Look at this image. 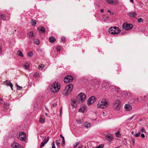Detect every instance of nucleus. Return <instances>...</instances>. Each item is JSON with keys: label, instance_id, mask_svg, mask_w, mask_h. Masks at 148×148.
<instances>
[{"label": "nucleus", "instance_id": "obj_1", "mask_svg": "<svg viewBox=\"0 0 148 148\" xmlns=\"http://www.w3.org/2000/svg\"><path fill=\"white\" fill-rule=\"evenodd\" d=\"M109 105V103L104 99H100L98 102L97 107L99 109H104L108 107Z\"/></svg>", "mask_w": 148, "mask_h": 148}, {"label": "nucleus", "instance_id": "obj_2", "mask_svg": "<svg viewBox=\"0 0 148 148\" xmlns=\"http://www.w3.org/2000/svg\"><path fill=\"white\" fill-rule=\"evenodd\" d=\"M60 88V84L58 82H55L52 84L50 90L52 92L55 93L58 92L59 91Z\"/></svg>", "mask_w": 148, "mask_h": 148}, {"label": "nucleus", "instance_id": "obj_3", "mask_svg": "<svg viewBox=\"0 0 148 148\" xmlns=\"http://www.w3.org/2000/svg\"><path fill=\"white\" fill-rule=\"evenodd\" d=\"M108 31L109 32L112 34H117L121 32L119 28L116 27H112L109 28Z\"/></svg>", "mask_w": 148, "mask_h": 148}, {"label": "nucleus", "instance_id": "obj_4", "mask_svg": "<svg viewBox=\"0 0 148 148\" xmlns=\"http://www.w3.org/2000/svg\"><path fill=\"white\" fill-rule=\"evenodd\" d=\"M73 88V85L72 84L67 86L63 92V95L66 96L68 95L70 93V92L72 90Z\"/></svg>", "mask_w": 148, "mask_h": 148}, {"label": "nucleus", "instance_id": "obj_5", "mask_svg": "<svg viewBox=\"0 0 148 148\" xmlns=\"http://www.w3.org/2000/svg\"><path fill=\"white\" fill-rule=\"evenodd\" d=\"M106 85H107L111 89H115V92H116L118 94H121V92L120 89L119 88L117 87H116L112 85L111 84V83L107 82L106 83Z\"/></svg>", "mask_w": 148, "mask_h": 148}, {"label": "nucleus", "instance_id": "obj_6", "mask_svg": "<svg viewBox=\"0 0 148 148\" xmlns=\"http://www.w3.org/2000/svg\"><path fill=\"white\" fill-rule=\"evenodd\" d=\"M120 101L119 100L115 101L113 105V108L115 110H119L120 108Z\"/></svg>", "mask_w": 148, "mask_h": 148}, {"label": "nucleus", "instance_id": "obj_7", "mask_svg": "<svg viewBox=\"0 0 148 148\" xmlns=\"http://www.w3.org/2000/svg\"><path fill=\"white\" fill-rule=\"evenodd\" d=\"M77 98L78 99L79 102L81 103L84 101L86 98V95L84 94L80 93Z\"/></svg>", "mask_w": 148, "mask_h": 148}, {"label": "nucleus", "instance_id": "obj_8", "mask_svg": "<svg viewBox=\"0 0 148 148\" xmlns=\"http://www.w3.org/2000/svg\"><path fill=\"white\" fill-rule=\"evenodd\" d=\"M122 27L123 29L126 30H128L132 28L133 25H132L131 24L124 23Z\"/></svg>", "mask_w": 148, "mask_h": 148}, {"label": "nucleus", "instance_id": "obj_9", "mask_svg": "<svg viewBox=\"0 0 148 148\" xmlns=\"http://www.w3.org/2000/svg\"><path fill=\"white\" fill-rule=\"evenodd\" d=\"M26 138V134L24 132L19 133L18 138L21 141H25Z\"/></svg>", "mask_w": 148, "mask_h": 148}, {"label": "nucleus", "instance_id": "obj_10", "mask_svg": "<svg viewBox=\"0 0 148 148\" xmlns=\"http://www.w3.org/2000/svg\"><path fill=\"white\" fill-rule=\"evenodd\" d=\"M73 79V77L71 75H68L66 76L64 79V82L67 83L72 82Z\"/></svg>", "mask_w": 148, "mask_h": 148}, {"label": "nucleus", "instance_id": "obj_11", "mask_svg": "<svg viewBox=\"0 0 148 148\" xmlns=\"http://www.w3.org/2000/svg\"><path fill=\"white\" fill-rule=\"evenodd\" d=\"M79 103H80L79 102L78 99L76 98L71 100V104L73 106L76 107L77 106V104Z\"/></svg>", "mask_w": 148, "mask_h": 148}, {"label": "nucleus", "instance_id": "obj_12", "mask_svg": "<svg viewBox=\"0 0 148 148\" xmlns=\"http://www.w3.org/2000/svg\"><path fill=\"white\" fill-rule=\"evenodd\" d=\"M96 98L94 96H92L89 99L87 103L88 105H90L93 103L96 100Z\"/></svg>", "mask_w": 148, "mask_h": 148}, {"label": "nucleus", "instance_id": "obj_13", "mask_svg": "<svg viewBox=\"0 0 148 148\" xmlns=\"http://www.w3.org/2000/svg\"><path fill=\"white\" fill-rule=\"evenodd\" d=\"M106 138L109 142L111 141L113 139L112 135L109 133L107 134L106 136Z\"/></svg>", "mask_w": 148, "mask_h": 148}, {"label": "nucleus", "instance_id": "obj_14", "mask_svg": "<svg viewBox=\"0 0 148 148\" xmlns=\"http://www.w3.org/2000/svg\"><path fill=\"white\" fill-rule=\"evenodd\" d=\"M125 108L127 111H129L132 108L131 106L129 104H126L125 105Z\"/></svg>", "mask_w": 148, "mask_h": 148}, {"label": "nucleus", "instance_id": "obj_15", "mask_svg": "<svg viewBox=\"0 0 148 148\" xmlns=\"http://www.w3.org/2000/svg\"><path fill=\"white\" fill-rule=\"evenodd\" d=\"M4 83H6V85L7 86H10V87L12 90H13V85L10 82V81L6 80L5 82H4Z\"/></svg>", "mask_w": 148, "mask_h": 148}, {"label": "nucleus", "instance_id": "obj_16", "mask_svg": "<svg viewBox=\"0 0 148 148\" xmlns=\"http://www.w3.org/2000/svg\"><path fill=\"white\" fill-rule=\"evenodd\" d=\"M128 15L130 17H135L137 16V14L134 12H129Z\"/></svg>", "mask_w": 148, "mask_h": 148}, {"label": "nucleus", "instance_id": "obj_17", "mask_svg": "<svg viewBox=\"0 0 148 148\" xmlns=\"http://www.w3.org/2000/svg\"><path fill=\"white\" fill-rule=\"evenodd\" d=\"M21 145L18 143H14L12 145V147L13 148H17L20 147Z\"/></svg>", "mask_w": 148, "mask_h": 148}, {"label": "nucleus", "instance_id": "obj_18", "mask_svg": "<svg viewBox=\"0 0 148 148\" xmlns=\"http://www.w3.org/2000/svg\"><path fill=\"white\" fill-rule=\"evenodd\" d=\"M28 36L30 38H33L35 35L32 32H29L28 33Z\"/></svg>", "mask_w": 148, "mask_h": 148}, {"label": "nucleus", "instance_id": "obj_19", "mask_svg": "<svg viewBox=\"0 0 148 148\" xmlns=\"http://www.w3.org/2000/svg\"><path fill=\"white\" fill-rule=\"evenodd\" d=\"M55 38L53 36H51L49 38V41L51 43H53L56 41Z\"/></svg>", "mask_w": 148, "mask_h": 148}, {"label": "nucleus", "instance_id": "obj_20", "mask_svg": "<svg viewBox=\"0 0 148 148\" xmlns=\"http://www.w3.org/2000/svg\"><path fill=\"white\" fill-rule=\"evenodd\" d=\"M38 29L39 31L42 32L43 33H45V29L43 27H40L38 28Z\"/></svg>", "mask_w": 148, "mask_h": 148}, {"label": "nucleus", "instance_id": "obj_21", "mask_svg": "<svg viewBox=\"0 0 148 148\" xmlns=\"http://www.w3.org/2000/svg\"><path fill=\"white\" fill-rule=\"evenodd\" d=\"M23 67L25 69H29V64L27 63H25L23 65Z\"/></svg>", "mask_w": 148, "mask_h": 148}, {"label": "nucleus", "instance_id": "obj_22", "mask_svg": "<svg viewBox=\"0 0 148 148\" xmlns=\"http://www.w3.org/2000/svg\"><path fill=\"white\" fill-rule=\"evenodd\" d=\"M106 1L107 3L111 5H114L115 4L113 0H106Z\"/></svg>", "mask_w": 148, "mask_h": 148}, {"label": "nucleus", "instance_id": "obj_23", "mask_svg": "<svg viewBox=\"0 0 148 148\" xmlns=\"http://www.w3.org/2000/svg\"><path fill=\"white\" fill-rule=\"evenodd\" d=\"M0 18L3 20H5L6 19V16L2 14H0Z\"/></svg>", "mask_w": 148, "mask_h": 148}, {"label": "nucleus", "instance_id": "obj_24", "mask_svg": "<svg viewBox=\"0 0 148 148\" xmlns=\"http://www.w3.org/2000/svg\"><path fill=\"white\" fill-rule=\"evenodd\" d=\"M93 82L96 85H98L99 83V79H95L93 80Z\"/></svg>", "mask_w": 148, "mask_h": 148}, {"label": "nucleus", "instance_id": "obj_25", "mask_svg": "<svg viewBox=\"0 0 148 148\" xmlns=\"http://www.w3.org/2000/svg\"><path fill=\"white\" fill-rule=\"evenodd\" d=\"M4 107L6 109L9 108V104L8 103H4Z\"/></svg>", "mask_w": 148, "mask_h": 148}, {"label": "nucleus", "instance_id": "obj_26", "mask_svg": "<svg viewBox=\"0 0 148 148\" xmlns=\"http://www.w3.org/2000/svg\"><path fill=\"white\" fill-rule=\"evenodd\" d=\"M84 126L86 127H90L91 124L90 123L86 122L84 124Z\"/></svg>", "mask_w": 148, "mask_h": 148}, {"label": "nucleus", "instance_id": "obj_27", "mask_svg": "<svg viewBox=\"0 0 148 148\" xmlns=\"http://www.w3.org/2000/svg\"><path fill=\"white\" fill-rule=\"evenodd\" d=\"M34 42L37 45H39L40 44V41L38 39H35L34 40Z\"/></svg>", "mask_w": 148, "mask_h": 148}, {"label": "nucleus", "instance_id": "obj_28", "mask_svg": "<svg viewBox=\"0 0 148 148\" xmlns=\"http://www.w3.org/2000/svg\"><path fill=\"white\" fill-rule=\"evenodd\" d=\"M36 20H32L31 21V23L32 25L33 26H35V25H36Z\"/></svg>", "mask_w": 148, "mask_h": 148}, {"label": "nucleus", "instance_id": "obj_29", "mask_svg": "<svg viewBox=\"0 0 148 148\" xmlns=\"http://www.w3.org/2000/svg\"><path fill=\"white\" fill-rule=\"evenodd\" d=\"M140 134V131H139L137 133L134 134L133 136L136 137H138Z\"/></svg>", "mask_w": 148, "mask_h": 148}, {"label": "nucleus", "instance_id": "obj_30", "mask_svg": "<svg viewBox=\"0 0 148 148\" xmlns=\"http://www.w3.org/2000/svg\"><path fill=\"white\" fill-rule=\"evenodd\" d=\"M17 54L20 56L21 57H23V55L22 52L20 51H18L17 52Z\"/></svg>", "mask_w": 148, "mask_h": 148}, {"label": "nucleus", "instance_id": "obj_31", "mask_svg": "<svg viewBox=\"0 0 148 148\" xmlns=\"http://www.w3.org/2000/svg\"><path fill=\"white\" fill-rule=\"evenodd\" d=\"M85 111V109L83 107L80 108L79 110V112H84Z\"/></svg>", "mask_w": 148, "mask_h": 148}, {"label": "nucleus", "instance_id": "obj_32", "mask_svg": "<svg viewBox=\"0 0 148 148\" xmlns=\"http://www.w3.org/2000/svg\"><path fill=\"white\" fill-rule=\"evenodd\" d=\"M49 140V137L48 136L47 138H45L44 139L43 142H44L45 143H46Z\"/></svg>", "mask_w": 148, "mask_h": 148}, {"label": "nucleus", "instance_id": "obj_33", "mask_svg": "<svg viewBox=\"0 0 148 148\" xmlns=\"http://www.w3.org/2000/svg\"><path fill=\"white\" fill-rule=\"evenodd\" d=\"M15 86L17 87V89L18 90H22V87L21 86H19L17 84H16Z\"/></svg>", "mask_w": 148, "mask_h": 148}, {"label": "nucleus", "instance_id": "obj_34", "mask_svg": "<svg viewBox=\"0 0 148 148\" xmlns=\"http://www.w3.org/2000/svg\"><path fill=\"white\" fill-rule=\"evenodd\" d=\"M39 122L42 123H43L45 122V120L43 118H40L39 120Z\"/></svg>", "mask_w": 148, "mask_h": 148}, {"label": "nucleus", "instance_id": "obj_35", "mask_svg": "<svg viewBox=\"0 0 148 148\" xmlns=\"http://www.w3.org/2000/svg\"><path fill=\"white\" fill-rule=\"evenodd\" d=\"M80 143V142L78 141L73 146L74 148H76L77 146Z\"/></svg>", "mask_w": 148, "mask_h": 148}, {"label": "nucleus", "instance_id": "obj_36", "mask_svg": "<svg viewBox=\"0 0 148 148\" xmlns=\"http://www.w3.org/2000/svg\"><path fill=\"white\" fill-rule=\"evenodd\" d=\"M140 131V132H141L143 133H146V131H145V129L143 127L141 128V129Z\"/></svg>", "mask_w": 148, "mask_h": 148}, {"label": "nucleus", "instance_id": "obj_37", "mask_svg": "<svg viewBox=\"0 0 148 148\" xmlns=\"http://www.w3.org/2000/svg\"><path fill=\"white\" fill-rule=\"evenodd\" d=\"M104 146V145L103 144H101L100 145L96 147L97 148H102Z\"/></svg>", "mask_w": 148, "mask_h": 148}, {"label": "nucleus", "instance_id": "obj_38", "mask_svg": "<svg viewBox=\"0 0 148 148\" xmlns=\"http://www.w3.org/2000/svg\"><path fill=\"white\" fill-rule=\"evenodd\" d=\"M33 55V53L32 52H30L28 53L27 56H29L30 57H32Z\"/></svg>", "mask_w": 148, "mask_h": 148}, {"label": "nucleus", "instance_id": "obj_39", "mask_svg": "<svg viewBox=\"0 0 148 148\" xmlns=\"http://www.w3.org/2000/svg\"><path fill=\"white\" fill-rule=\"evenodd\" d=\"M66 40L65 38L64 37H62L61 38V41L62 42H64Z\"/></svg>", "mask_w": 148, "mask_h": 148}, {"label": "nucleus", "instance_id": "obj_40", "mask_svg": "<svg viewBox=\"0 0 148 148\" xmlns=\"http://www.w3.org/2000/svg\"><path fill=\"white\" fill-rule=\"evenodd\" d=\"M45 144H46V143H45L44 142H42L41 144L40 147H43Z\"/></svg>", "mask_w": 148, "mask_h": 148}, {"label": "nucleus", "instance_id": "obj_41", "mask_svg": "<svg viewBox=\"0 0 148 148\" xmlns=\"http://www.w3.org/2000/svg\"><path fill=\"white\" fill-rule=\"evenodd\" d=\"M76 121L78 124H80L82 123V121L80 120H77Z\"/></svg>", "mask_w": 148, "mask_h": 148}, {"label": "nucleus", "instance_id": "obj_42", "mask_svg": "<svg viewBox=\"0 0 148 148\" xmlns=\"http://www.w3.org/2000/svg\"><path fill=\"white\" fill-rule=\"evenodd\" d=\"M44 65L43 64H42L40 65L39 66V69L41 68V70L43 68H44Z\"/></svg>", "mask_w": 148, "mask_h": 148}, {"label": "nucleus", "instance_id": "obj_43", "mask_svg": "<svg viewBox=\"0 0 148 148\" xmlns=\"http://www.w3.org/2000/svg\"><path fill=\"white\" fill-rule=\"evenodd\" d=\"M143 21V19L142 18H140L138 19V23H140L142 22Z\"/></svg>", "mask_w": 148, "mask_h": 148}, {"label": "nucleus", "instance_id": "obj_44", "mask_svg": "<svg viewBox=\"0 0 148 148\" xmlns=\"http://www.w3.org/2000/svg\"><path fill=\"white\" fill-rule=\"evenodd\" d=\"M38 75H39V74L38 73L36 72L34 73V77H37L38 76Z\"/></svg>", "mask_w": 148, "mask_h": 148}, {"label": "nucleus", "instance_id": "obj_45", "mask_svg": "<svg viewBox=\"0 0 148 148\" xmlns=\"http://www.w3.org/2000/svg\"><path fill=\"white\" fill-rule=\"evenodd\" d=\"M134 115L132 117H131L130 118H129L128 119V121H130V120H132V119H133V118H134Z\"/></svg>", "mask_w": 148, "mask_h": 148}, {"label": "nucleus", "instance_id": "obj_46", "mask_svg": "<svg viewBox=\"0 0 148 148\" xmlns=\"http://www.w3.org/2000/svg\"><path fill=\"white\" fill-rule=\"evenodd\" d=\"M52 148H56L54 141L52 143Z\"/></svg>", "mask_w": 148, "mask_h": 148}, {"label": "nucleus", "instance_id": "obj_47", "mask_svg": "<svg viewBox=\"0 0 148 148\" xmlns=\"http://www.w3.org/2000/svg\"><path fill=\"white\" fill-rule=\"evenodd\" d=\"M42 96H40L39 97H38L37 98V99L38 100H41L42 98Z\"/></svg>", "mask_w": 148, "mask_h": 148}, {"label": "nucleus", "instance_id": "obj_48", "mask_svg": "<svg viewBox=\"0 0 148 148\" xmlns=\"http://www.w3.org/2000/svg\"><path fill=\"white\" fill-rule=\"evenodd\" d=\"M56 142L57 147H59L60 146V143L58 142V140H56Z\"/></svg>", "mask_w": 148, "mask_h": 148}, {"label": "nucleus", "instance_id": "obj_49", "mask_svg": "<svg viewBox=\"0 0 148 148\" xmlns=\"http://www.w3.org/2000/svg\"><path fill=\"white\" fill-rule=\"evenodd\" d=\"M108 12L110 13V14L111 15H113L114 14L111 11H110V10H108Z\"/></svg>", "mask_w": 148, "mask_h": 148}, {"label": "nucleus", "instance_id": "obj_50", "mask_svg": "<svg viewBox=\"0 0 148 148\" xmlns=\"http://www.w3.org/2000/svg\"><path fill=\"white\" fill-rule=\"evenodd\" d=\"M116 136L117 137H119L118 135H119L120 134V132L119 131H118L116 133Z\"/></svg>", "mask_w": 148, "mask_h": 148}, {"label": "nucleus", "instance_id": "obj_51", "mask_svg": "<svg viewBox=\"0 0 148 148\" xmlns=\"http://www.w3.org/2000/svg\"><path fill=\"white\" fill-rule=\"evenodd\" d=\"M141 137L142 138H145V135L143 134H141Z\"/></svg>", "mask_w": 148, "mask_h": 148}, {"label": "nucleus", "instance_id": "obj_52", "mask_svg": "<svg viewBox=\"0 0 148 148\" xmlns=\"http://www.w3.org/2000/svg\"><path fill=\"white\" fill-rule=\"evenodd\" d=\"M57 49L58 52H59L60 51V49L58 47H57Z\"/></svg>", "mask_w": 148, "mask_h": 148}, {"label": "nucleus", "instance_id": "obj_53", "mask_svg": "<svg viewBox=\"0 0 148 148\" xmlns=\"http://www.w3.org/2000/svg\"><path fill=\"white\" fill-rule=\"evenodd\" d=\"M105 18L104 19V21H105L106 20H107V19H108L109 18V17L108 16H106L105 17Z\"/></svg>", "mask_w": 148, "mask_h": 148}, {"label": "nucleus", "instance_id": "obj_54", "mask_svg": "<svg viewBox=\"0 0 148 148\" xmlns=\"http://www.w3.org/2000/svg\"><path fill=\"white\" fill-rule=\"evenodd\" d=\"M2 47L0 46V54L1 53H2Z\"/></svg>", "mask_w": 148, "mask_h": 148}, {"label": "nucleus", "instance_id": "obj_55", "mask_svg": "<svg viewBox=\"0 0 148 148\" xmlns=\"http://www.w3.org/2000/svg\"><path fill=\"white\" fill-rule=\"evenodd\" d=\"M60 136L61 138H62V139H64V137L62 136V135L61 134H60Z\"/></svg>", "mask_w": 148, "mask_h": 148}, {"label": "nucleus", "instance_id": "obj_56", "mask_svg": "<svg viewBox=\"0 0 148 148\" xmlns=\"http://www.w3.org/2000/svg\"><path fill=\"white\" fill-rule=\"evenodd\" d=\"M62 142L64 144L65 143V140H64V139H62Z\"/></svg>", "mask_w": 148, "mask_h": 148}, {"label": "nucleus", "instance_id": "obj_57", "mask_svg": "<svg viewBox=\"0 0 148 148\" xmlns=\"http://www.w3.org/2000/svg\"><path fill=\"white\" fill-rule=\"evenodd\" d=\"M56 105H57V104L56 103H54L53 104V106L54 107V106H56Z\"/></svg>", "mask_w": 148, "mask_h": 148}, {"label": "nucleus", "instance_id": "obj_58", "mask_svg": "<svg viewBox=\"0 0 148 148\" xmlns=\"http://www.w3.org/2000/svg\"><path fill=\"white\" fill-rule=\"evenodd\" d=\"M101 11L102 12H104V10L103 9H102L101 10Z\"/></svg>", "mask_w": 148, "mask_h": 148}, {"label": "nucleus", "instance_id": "obj_59", "mask_svg": "<svg viewBox=\"0 0 148 148\" xmlns=\"http://www.w3.org/2000/svg\"><path fill=\"white\" fill-rule=\"evenodd\" d=\"M132 141L133 143H134V142H135V140H134L133 139H132Z\"/></svg>", "mask_w": 148, "mask_h": 148}, {"label": "nucleus", "instance_id": "obj_60", "mask_svg": "<svg viewBox=\"0 0 148 148\" xmlns=\"http://www.w3.org/2000/svg\"><path fill=\"white\" fill-rule=\"evenodd\" d=\"M130 1L132 2V3H134V0H130Z\"/></svg>", "mask_w": 148, "mask_h": 148}, {"label": "nucleus", "instance_id": "obj_61", "mask_svg": "<svg viewBox=\"0 0 148 148\" xmlns=\"http://www.w3.org/2000/svg\"><path fill=\"white\" fill-rule=\"evenodd\" d=\"M82 147H83V145H82V146H81L80 147H78V148H82Z\"/></svg>", "mask_w": 148, "mask_h": 148}, {"label": "nucleus", "instance_id": "obj_62", "mask_svg": "<svg viewBox=\"0 0 148 148\" xmlns=\"http://www.w3.org/2000/svg\"><path fill=\"white\" fill-rule=\"evenodd\" d=\"M2 98H0V101L2 102Z\"/></svg>", "mask_w": 148, "mask_h": 148}, {"label": "nucleus", "instance_id": "obj_63", "mask_svg": "<svg viewBox=\"0 0 148 148\" xmlns=\"http://www.w3.org/2000/svg\"><path fill=\"white\" fill-rule=\"evenodd\" d=\"M103 88H104L105 89H106L108 88V87H106V86H104Z\"/></svg>", "mask_w": 148, "mask_h": 148}, {"label": "nucleus", "instance_id": "obj_64", "mask_svg": "<svg viewBox=\"0 0 148 148\" xmlns=\"http://www.w3.org/2000/svg\"><path fill=\"white\" fill-rule=\"evenodd\" d=\"M17 148H22V147L21 146H20V147H18Z\"/></svg>", "mask_w": 148, "mask_h": 148}]
</instances>
